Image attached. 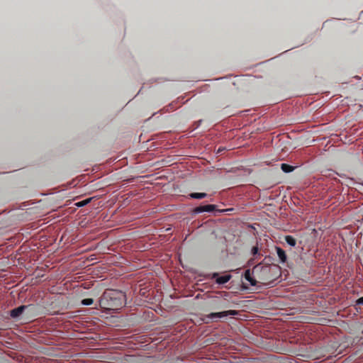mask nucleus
Instances as JSON below:
<instances>
[{
    "mask_svg": "<svg viewBox=\"0 0 363 363\" xmlns=\"http://www.w3.org/2000/svg\"><path fill=\"white\" fill-rule=\"evenodd\" d=\"M279 271L277 266L259 264L253 267L252 274L257 279V283L269 285L277 279Z\"/></svg>",
    "mask_w": 363,
    "mask_h": 363,
    "instance_id": "1",
    "label": "nucleus"
},
{
    "mask_svg": "<svg viewBox=\"0 0 363 363\" xmlns=\"http://www.w3.org/2000/svg\"><path fill=\"white\" fill-rule=\"evenodd\" d=\"M125 295L117 291L104 292L99 301V305L106 310H118L124 304Z\"/></svg>",
    "mask_w": 363,
    "mask_h": 363,
    "instance_id": "2",
    "label": "nucleus"
},
{
    "mask_svg": "<svg viewBox=\"0 0 363 363\" xmlns=\"http://www.w3.org/2000/svg\"><path fill=\"white\" fill-rule=\"evenodd\" d=\"M238 314V311L235 310H229L222 312L211 313L206 315L208 319L213 320L215 318H221L228 315H236Z\"/></svg>",
    "mask_w": 363,
    "mask_h": 363,
    "instance_id": "3",
    "label": "nucleus"
},
{
    "mask_svg": "<svg viewBox=\"0 0 363 363\" xmlns=\"http://www.w3.org/2000/svg\"><path fill=\"white\" fill-rule=\"evenodd\" d=\"M212 277L213 278H216V282L217 284H225V283H227L228 281H230V279H231L232 276L230 274H226V275H224V276L218 277V273H213Z\"/></svg>",
    "mask_w": 363,
    "mask_h": 363,
    "instance_id": "4",
    "label": "nucleus"
},
{
    "mask_svg": "<svg viewBox=\"0 0 363 363\" xmlns=\"http://www.w3.org/2000/svg\"><path fill=\"white\" fill-rule=\"evenodd\" d=\"M244 277L247 281L250 283L252 286L257 285V279L255 277V276L252 274V271L251 272L250 269H247L245 272Z\"/></svg>",
    "mask_w": 363,
    "mask_h": 363,
    "instance_id": "5",
    "label": "nucleus"
},
{
    "mask_svg": "<svg viewBox=\"0 0 363 363\" xmlns=\"http://www.w3.org/2000/svg\"><path fill=\"white\" fill-rule=\"evenodd\" d=\"M27 306L23 305L16 308L12 309L10 311V315L13 318H16L19 317L24 311V310L27 308Z\"/></svg>",
    "mask_w": 363,
    "mask_h": 363,
    "instance_id": "6",
    "label": "nucleus"
},
{
    "mask_svg": "<svg viewBox=\"0 0 363 363\" xmlns=\"http://www.w3.org/2000/svg\"><path fill=\"white\" fill-rule=\"evenodd\" d=\"M216 208V206L214 205H205V206H200L196 207L194 209V212L196 213H200L203 212H211L214 211Z\"/></svg>",
    "mask_w": 363,
    "mask_h": 363,
    "instance_id": "7",
    "label": "nucleus"
},
{
    "mask_svg": "<svg viewBox=\"0 0 363 363\" xmlns=\"http://www.w3.org/2000/svg\"><path fill=\"white\" fill-rule=\"evenodd\" d=\"M220 301V298L218 297L213 298L210 303L211 308L213 310H220L223 308L224 306L221 304Z\"/></svg>",
    "mask_w": 363,
    "mask_h": 363,
    "instance_id": "8",
    "label": "nucleus"
},
{
    "mask_svg": "<svg viewBox=\"0 0 363 363\" xmlns=\"http://www.w3.org/2000/svg\"><path fill=\"white\" fill-rule=\"evenodd\" d=\"M276 250H277V255H278L281 262V263L286 262L287 257H286L285 251L279 247H277Z\"/></svg>",
    "mask_w": 363,
    "mask_h": 363,
    "instance_id": "9",
    "label": "nucleus"
},
{
    "mask_svg": "<svg viewBox=\"0 0 363 363\" xmlns=\"http://www.w3.org/2000/svg\"><path fill=\"white\" fill-rule=\"evenodd\" d=\"M189 198L195 199H201L207 196L206 193H191L189 194Z\"/></svg>",
    "mask_w": 363,
    "mask_h": 363,
    "instance_id": "10",
    "label": "nucleus"
},
{
    "mask_svg": "<svg viewBox=\"0 0 363 363\" xmlns=\"http://www.w3.org/2000/svg\"><path fill=\"white\" fill-rule=\"evenodd\" d=\"M285 241L291 247H294L296 245V240L291 235H286L285 237Z\"/></svg>",
    "mask_w": 363,
    "mask_h": 363,
    "instance_id": "11",
    "label": "nucleus"
},
{
    "mask_svg": "<svg viewBox=\"0 0 363 363\" xmlns=\"http://www.w3.org/2000/svg\"><path fill=\"white\" fill-rule=\"evenodd\" d=\"M281 169H282L283 172H284L286 173H289V172H292L294 169V167L288 164L283 163L281 165Z\"/></svg>",
    "mask_w": 363,
    "mask_h": 363,
    "instance_id": "12",
    "label": "nucleus"
},
{
    "mask_svg": "<svg viewBox=\"0 0 363 363\" xmlns=\"http://www.w3.org/2000/svg\"><path fill=\"white\" fill-rule=\"evenodd\" d=\"M93 302L94 300L92 298H84L82 301V303L84 306H90Z\"/></svg>",
    "mask_w": 363,
    "mask_h": 363,
    "instance_id": "13",
    "label": "nucleus"
},
{
    "mask_svg": "<svg viewBox=\"0 0 363 363\" xmlns=\"http://www.w3.org/2000/svg\"><path fill=\"white\" fill-rule=\"evenodd\" d=\"M252 254L253 256H257V255H259V248L257 246H254L252 249Z\"/></svg>",
    "mask_w": 363,
    "mask_h": 363,
    "instance_id": "14",
    "label": "nucleus"
},
{
    "mask_svg": "<svg viewBox=\"0 0 363 363\" xmlns=\"http://www.w3.org/2000/svg\"><path fill=\"white\" fill-rule=\"evenodd\" d=\"M89 201H90V199H86V200L82 201L80 202H78L77 203V206L81 207V206H83L87 204L89 202Z\"/></svg>",
    "mask_w": 363,
    "mask_h": 363,
    "instance_id": "15",
    "label": "nucleus"
},
{
    "mask_svg": "<svg viewBox=\"0 0 363 363\" xmlns=\"http://www.w3.org/2000/svg\"><path fill=\"white\" fill-rule=\"evenodd\" d=\"M357 303L358 305H363V296L359 298L357 301Z\"/></svg>",
    "mask_w": 363,
    "mask_h": 363,
    "instance_id": "16",
    "label": "nucleus"
}]
</instances>
